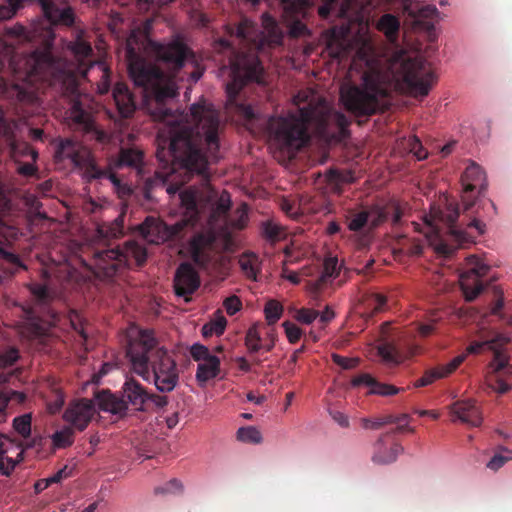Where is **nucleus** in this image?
Wrapping results in <instances>:
<instances>
[{"label": "nucleus", "mask_w": 512, "mask_h": 512, "mask_svg": "<svg viewBox=\"0 0 512 512\" xmlns=\"http://www.w3.org/2000/svg\"><path fill=\"white\" fill-rule=\"evenodd\" d=\"M181 120L185 123L171 127L168 138L161 134L157 137L156 158L165 171L145 179L142 191L147 200L153 198L152 191L157 187L175 195L194 175L200 177L207 200L213 193L209 166L219 158V111L200 101L192 104Z\"/></svg>", "instance_id": "nucleus-1"}, {"label": "nucleus", "mask_w": 512, "mask_h": 512, "mask_svg": "<svg viewBox=\"0 0 512 512\" xmlns=\"http://www.w3.org/2000/svg\"><path fill=\"white\" fill-rule=\"evenodd\" d=\"M136 45H138V34L133 30L126 42V59L130 78L135 86L143 89L144 109L154 120L172 124L170 103L178 95L175 76L192 52L179 39L168 44L151 41L150 46L156 58L171 70L167 74L142 57L141 47Z\"/></svg>", "instance_id": "nucleus-2"}, {"label": "nucleus", "mask_w": 512, "mask_h": 512, "mask_svg": "<svg viewBox=\"0 0 512 512\" xmlns=\"http://www.w3.org/2000/svg\"><path fill=\"white\" fill-rule=\"evenodd\" d=\"M24 80L28 83L42 81L70 99L69 118L75 129L99 143L109 141L108 134L97 127L92 116L88 95L79 92L78 77L66 62L48 51H34L25 60Z\"/></svg>", "instance_id": "nucleus-3"}, {"label": "nucleus", "mask_w": 512, "mask_h": 512, "mask_svg": "<svg viewBox=\"0 0 512 512\" xmlns=\"http://www.w3.org/2000/svg\"><path fill=\"white\" fill-rule=\"evenodd\" d=\"M351 69L362 71L361 85L347 83L340 88V101L356 117L371 116L383 106L389 96L390 76L369 40H363L356 50Z\"/></svg>", "instance_id": "nucleus-4"}, {"label": "nucleus", "mask_w": 512, "mask_h": 512, "mask_svg": "<svg viewBox=\"0 0 512 512\" xmlns=\"http://www.w3.org/2000/svg\"><path fill=\"white\" fill-rule=\"evenodd\" d=\"M126 356L133 372L152 380L161 393L172 392L179 383V369L173 355L161 345L152 330H141L130 339Z\"/></svg>", "instance_id": "nucleus-5"}, {"label": "nucleus", "mask_w": 512, "mask_h": 512, "mask_svg": "<svg viewBox=\"0 0 512 512\" xmlns=\"http://www.w3.org/2000/svg\"><path fill=\"white\" fill-rule=\"evenodd\" d=\"M459 217L458 206L453 202H446L444 208L432 206L425 222L430 228L427 237L435 251L445 258L453 255L458 248H464L475 242V238L485 232V223L474 218L467 224V229H475L473 234L455 225Z\"/></svg>", "instance_id": "nucleus-6"}, {"label": "nucleus", "mask_w": 512, "mask_h": 512, "mask_svg": "<svg viewBox=\"0 0 512 512\" xmlns=\"http://www.w3.org/2000/svg\"><path fill=\"white\" fill-rule=\"evenodd\" d=\"M223 49H231L229 59V81L226 83L228 103L235 106L236 111L247 122L258 119L253 107L249 104L238 103L237 97L242 88L249 83L265 84V72L258 56L251 52L236 51L229 39L221 38L218 41Z\"/></svg>", "instance_id": "nucleus-7"}, {"label": "nucleus", "mask_w": 512, "mask_h": 512, "mask_svg": "<svg viewBox=\"0 0 512 512\" xmlns=\"http://www.w3.org/2000/svg\"><path fill=\"white\" fill-rule=\"evenodd\" d=\"M27 287L32 295V304L19 305L22 319L20 333L30 339H43L51 334V327L60 319L54 308L57 292L39 282L29 283Z\"/></svg>", "instance_id": "nucleus-8"}, {"label": "nucleus", "mask_w": 512, "mask_h": 512, "mask_svg": "<svg viewBox=\"0 0 512 512\" xmlns=\"http://www.w3.org/2000/svg\"><path fill=\"white\" fill-rule=\"evenodd\" d=\"M315 114L316 108L311 104L299 106L297 115L271 116L266 122V130L279 146L299 149L309 140L307 125L314 120Z\"/></svg>", "instance_id": "nucleus-9"}, {"label": "nucleus", "mask_w": 512, "mask_h": 512, "mask_svg": "<svg viewBox=\"0 0 512 512\" xmlns=\"http://www.w3.org/2000/svg\"><path fill=\"white\" fill-rule=\"evenodd\" d=\"M262 30L259 31L256 24L243 17L237 24H228L226 33L237 40L239 44H245L249 49L264 50L282 45L283 32L277 20L269 13H263Z\"/></svg>", "instance_id": "nucleus-10"}, {"label": "nucleus", "mask_w": 512, "mask_h": 512, "mask_svg": "<svg viewBox=\"0 0 512 512\" xmlns=\"http://www.w3.org/2000/svg\"><path fill=\"white\" fill-rule=\"evenodd\" d=\"M147 259L146 249L134 241L126 242L123 248L97 250L93 253L92 263L89 265L93 273L101 278L110 279L120 274L125 268L142 266Z\"/></svg>", "instance_id": "nucleus-11"}, {"label": "nucleus", "mask_w": 512, "mask_h": 512, "mask_svg": "<svg viewBox=\"0 0 512 512\" xmlns=\"http://www.w3.org/2000/svg\"><path fill=\"white\" fill-rule=\"evenodd\" d=\"M121 392V397H118L109 390L96 392L95 400L99 409L119 417L126 416L129 405L135 411L143 412L148 410L149 398L151 397L150 392L139 381L134 378H127Z\"/></svg>", "instance_id": "nucleus-12"}, {"label": "nucleus", "mask_w": 512, "mask_h": 512, "mask_svg": "<svg viewBox=\"0 0 512 512\" xmlns=\"http://www.w3.org/2000/svg\"><path fill=\"white\" fill-rule=\"evenodd\" d=\"M26 2L37 4L52 25L70 27L75 22L73 8L65 0H0V21L13 17Z\"/></svg>", "instance_id": "nucleus-13"}, {"label": "nucleus", "mask_w": 512, "mask_h": 512, "mask_svg": "<svg viewBox=\"0 0 512 512\" xmlns=\"http://www.w3.org/2000/svg\"><path fill=\"white\" fill-rule=\"evenodd\" d=\"M397 73L413 97L427 96L437 80L430 63L422 57L402 59Z\"/></svg>", "instance_id": "nucleus-14"}, {"label": "nucleus", "mask_w": 512, "mask_h": 512, "mask_svg": "<svg viewBox=\"0 0 512 512\" xmlns=\"http://www.w3.org/2000/svg\"><path fill=\"white\" fill-rule=\"evenodd\" d=\"M188 226V221H179L173 225H167L165 222L148 217L140 226V232L146 241L152 244H161L164 242L180 243L184 240V230Z\"/></svg>", "instance_id": "nucleus-15"}, {"label": "nucleus", "mask_w": 512, "mask_h": 512, "mask_svg": "<svg viewBox=\"0 0 512 512\" xmlns=\"http://www.w3.org/2000/svg\"><path fill=\"white\" fill-rule=\"evenodd\" d=\"M490 266L483 263L476 255L466 257V269L460 273L459 282L465 300L473 301L484 290L482 280L488 274Z\"/></svg>", "instance_id": "nucleus-16"}, {"label": "nucleus", "mask_w": 512, "mask_h": 512, "mask_svg": "<svg viewBox=\"0 0 512 512\" xmlns=\"http://www.w3.org/2000/svg\"><path fill=\"white\" fill-rule=\"evenodd\" d=\"M388 212L380 206L351 209L345 215L347 228L355 233L373 230L386 221Z\"/></svg>", "instance_id": "nucleus-17"}, {"label": "nucleus", "mask_w": 512, "mask_h": 512, "mask_svg": "<svg viewBox=\"0 0 512 512\" xmlns=\"http://www.w3.org/2000/svg\"><path fill=\"white\" fill-rule=\"evenodd\" d=\"M493 348V359L489 363L491 376L489 386L499 394H505L512 389V385L506 379L512 376V365L509 363V355L503 347Z\"/></svg>", "instance_id": "nucleus-18"}, {"label": "nucleus", "mask_w": 512, "mask_h": 512, "mask_svg": "<svg viewBox=\"0 0 512 512\" xmlns=\"http://www.w3.org/2000/svg\"><path fill=\"white\" fill-rule=\"evenodd\" d=\"M57 154L63 159L71 160L74 166L83 171L84 177L90 172L96 173V177L100 174L94 167L95 158L92 152L71 139L61 141Z\"/></svg>", "instance_id": "nucleus-19"}, {"label": "nucleus", "mask_w": 512, "mask_h": 512, "mask_svg": "<svg viewBox=\"0 0 512 512\" xmlns=\"http://www.w3.org/2000/svg\"><path fill=\"white\" fill-rule=\"evenodd\" d=\"M215 236L212 232H198L188 241L192 261L201 269L208 270L213 261Z\"/></svg>", "instance_id": "nucleus-20"}, {"label": "nucleus", "mask_w": 512, "mask_h": 512, "mask_svg": "<svg viewBox=\"0 0 512 512\" xmlns=\"http://www.w3.org/2000/svg\"><path fill=\"white\" fill-rule=\"evenodd\" d=\"M417 351L418 346L404 336L386 341L378 347L379 356L388 364H399L414 356Z\"/></svg>", "instance_id": "nucleus-21"}, {"label": "nucleus", "mask_w": 512, "mask_h": 512, "mask_svg": "<svg viewBox=\"0 0 512 512\" xmlns=\"http://www.w3.org/2000/svg\"><path fill=\"white\" fill-rule=\"evenodd\" d=\"M201 280L198 272L189 262L181 263L174 275V291L185 302L191 301V295L200 287Z\"/></svg>", "instance_id": "nucleus-22"}, {"label": "nucleus", "mask_w": 512, "mask_h": 512, "mask_svg": "<svg viewBox=\"0 0 512 512\" xmlns=\"http://www.w3.org/2000/svg\"><path fill=\"white\" fill-rule=\"evenodd\" d=\"M461 182L463 186L462 201L465 204V210H468L474 205V201L470 199L469 194L477 187H479V194L486 190V175L478 164L471 162L462 174Z\"/></svg>", "instance_id": "nucleus-23"}, {"label": "nucleus", "mask_w": 512, "mask_h": 512, "mask_svg": "<svg viewBox=\"0 0 512 512\" xmlns=\"http://www.w3.org/2000/svg\"><path fill=\"white\" fill-rule=\"evenodd\" d=\"M95 413V404L90 399H80L72 404L64 412L66 422L79 431L86 429Z\"/></svg>", "instance_id": "nucleus-24"}, {"label": "nucleus", "mask_w": 512, "mask_h": 512, "mask_svg": "<svg viewBox=\"0 0 512 512\" xmlns=\"http://www.w3.org/2000/svg\"><path fill=\"white\" fill-rule=\"evenodd\" d=\"M450 413L463 423L478 427L482 423V413L473 400H460L450 406Z\"/></svg>", "instance_id": "nucleus-25"}, {"label": "nucleus", "mask_w": 512, "mask_h": 512, "mask_svg": "<svg viewBox=\"0 0 512 512\" xmlns=\"http://www.w3.org/2000/svg\"><path fill=\"white\" fill-rule=\"evenodd\" d=\"M11 450L17 451V456L23 454L21 443H17L11 438L0 434V474L5 476H9L19 463V460L14 459L13 456H9Z\"/></svg>", "instance_id": "nucleus-26"}, {"label": "nucleus", "mask_w": 512, "mask_h": 512, "mask_svg": "<svg viewBox=\"0 0 512 512\" xmlns=\"http://www.w3.org/2000/svg\"><path fill=\"white\" fill-rule=\"evenodd\" d=\"M112 95L119 115L122 118H130L136 110V103L127 84L123 82L116 83Z\"/></svg>", "instance_id": "nucleus-27"}, {"label": "nucleus", "mask_w": 512, "mask_h": 512, "mask_svg": "<svg viewBox=\"0 0 512 512\" xmlns=\"http://www.w3.org/2000/svg\"><path fill=\"white\" fill-rule=\"evenodd\" d=\"M465 355H458L445 365L427 370L424 375L415 381V387H424L432 384L435 380L444 378L453 373L465 360Z\"/></svg>", "instance_id": "nucleus-28"}, {"label": "nucleus", "mask_w": 512, "mask_h": 512, "mask_svg": "<svg viewBox=\"0 0 512 512\" xmlns=\"http://www.w3.org/2000/svg\"><path fill=\"white\" fill-rule=\"evenodd\" d=\"M144 153L135 147H123L118 153L115 166L117 168L128 167L135 169L139 175L143 172Z\"/></svg>", "instance_id": "nucleus-29"}, {"label": "nucleus", "mask_w": 512, "mask_h": 512, "mask_svg": "<svg viewBox=\"0 0 512 512\" xmlns=\"http://www.w3.org/2000/svg\"><path fill=\"white\" fill-rule=\"evenodd\" d=\"M16 235L14 228L6 226L0 221V258L4 259L12 265L23 267L19 257L11 251L7 250L11 239Z\"/></svg>", "instance_id": "nucleus-30"}, {"label": "nucleus", "mask_w": 512, "mask_h": 512, "mask_svg": "<svg viewBox=\"0 0 512 512\" xmlns=\"http://www.w3.org/2000/svg\"><path fill=\"white\" fill-rule=\"evenodd\" d=\"M339 274L337 258L330 257L324 260L323 270L318 278L311 283L313 292H319L331 283Z\"/></svg>", "instance_id": "nucleus-31"}, {"label": "nucleus", "mask_w": 512, "mask_h": 512, "mask_svg": "<svg viewBox=\"0 0 512 512\" xmlns=\"http://www.w3.org/2000/svg\"><path fill=\"white\" fill-rule=\"evenodd\" d=\"M69 48L81 66L79 72L83 76H86L88 71V62H90V58L93 54L91 44L81 37H78L74 42H71Z\"/></svg>", "instance_id": "nucleus-32"}, {"label": "nucleus", "mask_w": 512, "mask_h": 512, "mask_svg": "<svg viewBox=\"0 0 512 512\" xmlns=\"http://www.w3.org/2000/svg\"><path fill=\"white\" fill-rule=\"evenodd\" d=\"M376 28L382 32L391 44H396L400 31L399 19L389 13L382 15L377 21Z\"/></svg>", "instance_id": "nucleus-33"}, {"label": "nucleus", "mask_w": 512, "mask_h": 512, "mask_svg": "<svg viewBox=\"0 0 512 512\" xmlns=\"http://www.w3.org/2000/svg\"><path fill=\"white\" fill-rule=\"evenodd\" d=\"M348 6V1L322 0L318 7V14L323 20H328L332 16L344 17Z\"/></svg>", "instance_id": "nucleus-34"}, {"label": "nucleus", "mask_w": 512, "mask_h": 512, "mask_svg": "<svg viewBox=\"0 0 512 512\" xmlns=\"http://www.w3.org/2000/svg\"><path fill=\"white\" fill-rule=\"evenodd\" d=\"M180 203L191 215L196 217L199 214V200L202 198V193L195 186H191L179 193Z\"/></svg>", "instance_id": "nucleus-35"}, {"label": "nucleus", "mask_w": 512, "mask_h": 512, "mask_svg": "<svg viewBox=\"0 0 512 512\" xmlns=\"http://www.w3.org/2000/svg\"><path fill=\"white\" fill-rule=\"evenodd\" d=\"M220 372V359L217 356L209 357L208 360L202 361L198 364L196 371V379L200 383L207 381L218 376Z\"/></svg>", "instance_id": "nucleus-36"}, {"label": "nucleus", "mask_w": 512, "mask_h": 512, "mask_svg": "<svg viewBox=\"0 0 512 512\" xmlns=\"http://www.w3.org/2000/svg\"><path fill=\"white\" fill-rule=\"evenodd\" d=\"M495 335L492 339H487L484 341H475L472 342L466 349L468 354H478L481 352L482 348L484 346H487L491 351H493L492 347L495 348H501L508 344L509 338L499 334V333H493Z\"/></svg>", "instance_id": "nucleus-37"}, {"label": "nucleus", "mask_w": 512, "mask_h": 512, "mask_svg": "<svg viewBox=\"0 0 512 512\" xmlns=\"http://www.w3.org/2000/svg\"><path fill=\"white\" fill-rule=\"evenodd\" d=\"M325 179L334 192L340 193L342 185L351 183L353 181V176L351 172L329 169L325 174Z\"/></svg>", "instance_id": "nucleus-38"}, {"label": "nucleus", "mask_w": 512, "mask_h": 512, "mask_svg": "<svg viewBox=\"0 0 512 512\" xmlns=\"http://www.w3.org/2000/svg\"><path fill=\"white\" fill-rule=\"evenodd\" d=\"M239 265L245 276L251 280H257V273L259 271V259L253 253H244L239 258Z\"/></svg>", "instance_id": "nucleus-39"}, {"label": "nucleus", "mask_w": 512, "mask_h": 512, "mask_svg": "<svg viewBox=\"0 0 512 512\" xmlns=\"http://www.w3.org/2000/svg\"><path fill=\"white\" fill-rule=\"evenodd\" d=\"M403 447L400 444H394L388 451H377L372 460L377 464H390L396 461L397 457L403 452Z\"/></svg>", "instance_id": "nucleus-40"}, {"label": "nucleus", "mask_w": 512, "mask_h": 512, "mask_svg": "<svg viewBox=\"0 0 512 512\" xmlns=\"http://www.w3.org/2000/svg\"><path fill=\"white\" fill-rule=\"evenodd\" d=\"M54 448H67L74 442V431L72 427H65L52 435Z\"/></svg>", "instance_id": "nucleus-41"}, {"label": "nucleus", "mask_w": 512, "mask_h": 512, "mask_svg": "<svg viewBox=\"0 0 512 512\" xmlns=\"http://www.w3.org/2000/svg\"><path fill=\"white\" fill-rule=\"evenodd\" d=\"M262 236L271 243L278 242L285 237L283 228L272 221H266L262 224Z\"/></svg>", "instance_id": "nucleus-42"}, {"label": "nucleus", "mask_w": 512, "mask_h": 512, "mask_svg": "<svg viewBox=\"0 0 512 512\" xmlns=\"http://www.w3.org/2000/svg\"><path fill=\"white\" fill-rule=\"evenodd\" d=\"M227 325V320L224 316L220 315L214 320L206 323L202 327V335L205 338L211 337L212 335L220 336L224 333Z\"/></svg>", "instance_id": "nucleus-43"}, {"label": "nucleus", "mask_w": 512, "mask_h": 512, "mask_svg": "<svg viewBox=\"0 0 512 512\" xmlns=\"http://www.w3.org/2000/svg\"><path fill=\"white\" fill-rule=\"evenodd\" d=\"M237 439L244 443L259 444L262 441V435L256 427L247 426L238 429Z\"/></svg>", "instance_id": "nucleus-44"}, {"label": "nucleus", "mask_w": 512, "mask_h": 512, "mask_svg": "<svg viewBox=\"0 0 512 512\" xmlns=\"http://www.w3.org/2000/svg\"><path fill=\"white\" fill-rule=\"evenodd\" d=\"M94 167L100 172L99 176L96 177V173H87L85 178L90 182L92 180L108 179L117 188L121 186V181L118 176L112 172L111 168L103 169L94 162Z\"/></svg>", "instance_id": "nucleus-45"}, {"label": "nucleus", "mask_w": 512, "mask_h": 512, "mask_svg": "<svg viewBox=\"0 0 512 512\" xmlns=\"http://www.w3.org/2000/svg\"><path fill=\"white\" fill-rule=\"evenodd\" d=\"M31 422V414H23L14 418L13 428L19 435L27 439L31 436Z\"/></svg>", "instance_id": "nucleus-46"}, {"label": "nucleus", "mask_w": 512, "mask_h": 512, "mask_svg": "<svg viewBox=\"0 0 512 512\" xmlns=\"http://www.w3.org/2000/svg\"><path fill=\"white\" fill-rule=\"evenodd\" d=\"M245 346L250 353H256L262 349L261 336L256 326L248 329L245 336Z\"/></svg>", "instance_id": "nucleus-47"}, {"label": "nucleus", "mask_w": 512, "mask_h": 512, "mask_svg": "<svg viewBox=\"0 0 512 512\" xmlns=\"http://www.w3.org/2000/svg\"><path fill=\"white\" fill-rule=\"evenodd\" d=\"M264 312L268 324L272 325L280 319L283 312V307L279 302L270 300L265 305Z\"/></svg>", "instance_id": "nucleus-48"}, {"label": "nucleus", "mask_w": 512, "mask_h": 512, "mask_svg": "<svg viewBox=\"0 0 512 512\" xmlns=\"http://www.w3.org/2000/svg\"><path fill=\"white\" fill-rule=\"evenodd\" d=\"M182 490V483L178 479L173 478L170 481L166 482L164 485L155 487L154 493L156 495L177 494L181 493Z\"/></svg>", "instance_id": "nucleus-49"}, {"label": "nucleus", "mask_w": 512, "mask_h": 512, "mask_svg": "<svg viewBox=\"0 0 512 512\" xmlns=\"http://www.w3.org/2000/svg\"><path fill=\"white\" fill-rule=\"evenodd\" d=\"M386 303L387 298L381 293H372L366 299V304L372 313L382 312L386 307Z\"/></svg>", "instance_id": "nucleus-50"}, {"label": "nucleus", "mask_w": 512, "mask_h": 512, "mask_svg": "<svg viewBox=\"0 0 512 512\" xmlns=\"http://www.w3.org/2000/svg\"><path fill=\"white\" fill-rule=\"evenodd\" d=\"M69 322L73 330L78 333L83 340L88 338V334L85 329V322L79 313L71 311L69 314Z\"/></svg>", "instance_id": "nucleus-51"}, {"label": "nucleus", "mask_w": 512, "mask_h": 512, "mask_svg": "<svg viewBox=\"0 0 512 512\" xmlns=\"http://www.w3.org/2000/svg\"><path fill=\"white\" fill-rule=\"evenodd\" d=\"M401 389L393 385L381 383L376 380L375 385L369 390V394L380 396H391L397 394Z\"/></svg>", "instance_id": "nucleus-52"}, {"label": "nucleus", "mask_w": 512, "mask_h": 512, "mask_svg": "<svg viewBox=\"0 0 512 512\" xmlns=\"http://www.w3.org/2000/svg\"><path fill=\"white\" fill-rule=\"evenodd\" d=\"M409 151L418 159L424 160L427 158L428 153L423 147L421 141L417 136H412L408 140Z\"/></svg>", "instance_id": "nucleus-53"}, {"label": "nucleus", "mask_w": 512, "mask_h": 512, "mask_svg": "<svg viewBox=\"0 0 512 512\" xmlns=\"http://www.w3.org/2000/svg\"><path fill=\"white\" fill-rule=\"evenodd\" d=\"M231 207V199L230 195L227 192H223L220 197L218 198L213 214L220 217L224 216L228 213Z\"/></svg>", "instance_id": "nucleus-54"}, {"label": "nucleus", "mask_w": 512, "mask_h": 512, "mask_svg": "<svg viewBox=\"0 0 512 512\" xmlns=\"http://www.w3.org/2000/svg\"><path fill=\"white\" fill-rule=\"evenodd\" d=\"M190 354H191V357L195 360V361H206L209 359V357H213L214 355H212L209 351V349L202 345V344H199V343H196V344H193L190 348Z\"/></svg>", "instance_id": "nucleus-55"}, {"label": "nucleus", "mask_w": 512, "mask_h": 512, "mask_svg": "<svg viewBox=\"0 0 512 512\" xmlns=\"http://www.w3.org/2000/svg\"><path fill=\"white\" fill-rule=\"evenodd\" d=\"M319 316V312L310 308H301L297 311L295 319L303 324H311Z\"/></svg>", "instance_id": "nucleus-56"}, {"label": "nucleus", "mask_w": 512, "mask_h": 512, "mask_svg": "<svg viewBox=\"0 0 512 512\" xmlns=\"http://www.w3.org/2000/svg\"><path fill=\"white\" fill-rule=\"evenodd\" d=\"M383 210L388 212L386 219L390 220L393 226H398L402 223V217L404 215L402 208L399 205H392L388 207H381Z\"/></svg>", "instance_id": "nucleus-57"}, {"label": "nucleus", "mask_w": 512, "mask_h": 512, "mask_svg": "<svg viewBox=\"0 0 512 512\" xmlns=\"http://www.w3.org/2000/svg\"><path fill=\"white\" fill-rule=\"evenodd\" d=\"M236 219L230 220V224L233 228L236 229H243L248 221V214H247V206L246 204H242L241 207H239L236 210Z\"/></svg>", "instance_id": "nucleus-58"}, {"label": "nucleus", "mask_w": 512, "mask_h": 512, "mask_svg": "<svg viewBox=\"0 0 512 512\" xmlns=\"http://www.w3.org/2000/svg\"><path fill=\"white\" fill-rule=\"evenodd\" d=\"M19 354L18 350L15 348H10L9 350L0 354V368H7L14 365V363L18 360Z\"/></svg>", "instance_id": "nucleus-59"}, {"label": "nucleus", "mask_w": 512, "mask_h": 512, "mask_svg": "<svg viewBox=\"0 0 512 512\" xmlns=\"http://www.w3.org/2000/svg\"><path fill=\"white\" fill-rule=\"evenodd\" d=\"M283 327L285 329L286 336L290 343L295 344L300 340L302 336V331L297 325L289 321H286L283 323Z\"/></svg>", "instance_id": "nucleus-60"}, {"label": "nucleus", "mask_w": 512, "mask_h": 512, "mask_svg": "<svg viewBox=\"0 0 512 512\" xmlns=\"http://www.w3.org/2000/svg\"><path fill=\"white\" fill-rule=\"evenodd\" d=\"M331 121L340 129L342 135L347 133V128L350 125V120L345 114L339 111H334L331 114Z\"/></svg>", "instance_id": "nucleus-61"}, {"label": "nucleus", "mask_w": 512, "mask_h": 512, "mask_svg": "<svg viewBox=\"0 0 512 512\" xmlns=\"http://www.w3.org/2000/svg\"><path fill=\"white\" fill-rule=\"evenodd\" d=\"M332 360L343 369H353L359 364V359L357 358H348L338 354H332Z\"/></svg>", "instance_id": "nucleus-62"}, {"label": "nucleus", "mask_w": 512, "mask_h": 512, "mask_svg": "<svg viewBox=\"0 0 512 512\" xmlns=\"http://www.w3.org/2000/svg\"><path fill=\"white\" fill-rule=\"evenodd\" d=\"M376 379L368 373H362L352 378L353 387L366 386L370 389L375 385Z\"/></svg>", "instance_id": "nucleus-63"}, {"label": "nucleus", "mask_w": 512, "mask_h": 512, "mask_svg": "<svg viewBox=\"0 0 512 512\" xmlns=\"http://www.w3.org/2000/svg\"><path fill=\"white\" fill-rule=\"evenodd\" d=\"M394 419L392 415H385L374 420L364 419V427L371 429H379L386 424H392Z\"/></svg>", "instance_id": "nucleus-64"}]
</instances>
